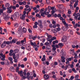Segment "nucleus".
Instances as JSON below:
<instances>
[{"mask_svg":"<svg viewBox=\"0 0 80 80\" xmlns=\"http://www.w3.org/2000/svg\"><path fill=\"white\" fill-rule=\"evenodd\" d=\"M54 16L55 18H57V17L59 18V19H60V20L62 21L63 18L61 16V14H57L55 13L54 14Z\"/></svg>","mask_w":80,"mask_h":80,"instance_id":"1","label":"nucleus"},{"mask_svg":"<svg viewBox=\"0 0 80 80\" xmlns=\"http://www.w3.org/2000/svg\"><path fill=\"white\" fill-rule=\"evenodd\" d=\"M6 6L7 7H8L7 8V10H8L7 11V13H10V7H9V6H10V3H7L6 4Z\"/></svg>","mask_w":80,"mask_h":80,"instance_id":"2","label":"nucleus"},{"mask_svg":"<svg viewBox=\"0 0 80 80\" xmlns=\"http://www.w3.org/2000/svg\"><path fill=\"white\" fill-rule=\"evenodd\" d=\"M22 72H23V71H20V72H18V74L20 75V76H22V78L21 80H23L24 79H26V78H27L25 76H23V74Z\"/></svg>","mask_w":80,"mask_h":80,"instance_id":"3","label":"nucleus"},{"mask_svg":"<svg viewBox=\"0 0 80 80\" xmlns=\"http://www.w3.org/2000/svg\"><path fill=\"white\" fill-rule=\"evenodd\" d=\"M48 10V8H46L45 9V11H44L43 12H42V13H41V16H42V17H45V15H47V11Z\"/></svg>","mask_w":80,"mask_h":80,"instance_id":"4","label":"nucleus"},{"mask_svg":"<svg viewBox=\"0 0 80 80\" xmlns=\"http://www.w3.org/2000/svg\"><path fill=\"white\" fill-rule=\"evenodd\" d=\"M0 56H1L2 57L1 59L2 60V61H4L5 60V55H3V53H0ZM1 57L0 56V58H1Z\"/></svg>","mask_w":80,"mask_h":80,"instance_id":"5","label":"nucleus"},{"mask_svg":"<svg viewBox=\"0 0 80 80\" xmlns=\"http://www.w3.org/2000/svg\"><path fill=\"white\" fill-rule=\"evenodd\" d=\"M3 18L5 20H8V19H9V17H8V16L7 15H6L5 14H4L3 15Z\"/></svg>","mask_w":80,"mask_h":80,"instance_id":"6","label":"nucleus"},{"mask_svg":"<svg viewBox=\"0 0 80 80\" xmlns=\"http://www.w3.org/2000/svg\"><path fill=\"white\" fill-rule=\"evenodd\" d=\"M19 16V13L18 12H16L14 13V18L15 19L17 17H18Z\"/></svg>","mask_w":80,"mask_h":80,"instance_id":"7","label":"nucleus"},{"mask_svg":"<svg viewBox=\"0 0 80 80\" xmlns=\"http://www.w3.org/2000/svg\"><path fill=\"white\" fill-rule=\"evenodd\" d=\"M38 23L39 26L40 27V28H42L43 27V25L42 24V21L41 20H38Z\"/></svg>","mask_w":80,"mask_h":80,"instance_id":"8","label":"nucleus"},{"mask_svg":"<svg viewBox=\"0 0 80 80\" xmlns=\"http://www.w3.org/2000/svg\"><path fill=\"white\" fill-rule=\"evenodd\" d=\"M67 39L66 37H65V36H63V38H62V40L63 42H65L66 41Z\"/></svg>","mask_w":80,"mask_h":80,"instance_id":"9","label":"nucleus"},{"mask_svg":"<svg viewBox=\"0 0 80 80\" xmlns=\"http://www.w3.org/2000/svg\"><path fill=\"white\" fill-rule=\"evenodd\" d=\"M13 58L14 59V62L16 63L18 62V60L17 59H16V57H15V53H14L13 54Z\"/></svg>","mask_w":80,"mask_h":80,"instance_id":"10","label":"nucleus"},{"mask_svg":"<svg viewBox=\"0 0 80 80\" xmlns=\"http://www.w3.org/2000/svg\"><path fill=\"white\" fill-rule=\"evenodd\" d=\"M61 58L62 59V62H65V58L63 56L61 57Z\"/></svg>","mask_w":80,"mask_h":80,"instance_id":"11","label":"nucleus"},{"mask_svg":"<svg viewBox=\"0 0 80 80\" xmlns=\"http://www.w3.org/2000/svg\"><path fill=\"white\" fill-rule=\"evenodd\" d=\"M22 27H19L18 30V31L17 32L18 33H19V34H20V33H21V32L22 31Z\"/></svg>","mask_w":80,"mask_h":80,"instance_id":"12","label":"nucleus"},{"mask_svg":"<svg viewBox=\"0 0 80 80\" xmlns=\"http://www.w3.org/2000/svg\"><path fill=\"white\" fill-rule=\"evenodd\" d=\"M44 77L45 79H48L49 78V76H48V75H47V74H45Z\"/></svg>","mask_w":80,"mask_h":80,"instance_id":"13","label":"nucleus"},{"mask_svg":"<svg viewBox=\"0 0 80 80\" xmlns=\"http://www.w3.org/2000/svg\"><path fill=\"white\" fill-rule=\"evenodd\" d=\"M21 19H22V20H25V17H24V14H22V16L20 17Z\"/></svg>","mask_w":80,"mask_h":80,"instance_id":"14","label":"nucleus"},{"mask_svg":"<svg viewBox=\"0 0 80 80\" xmlns=\"http://www.w3.org/2000/svg\"><path fill=\"white\" fill-rule=\"evenodd\" d=\"M58 45L60 48H62L64 46V44L63 43H60L58 44Z\"/></svg>","mask_w":80,"mask_h":80,"instance_id":"15","label":"nucleus"},{"mask_svg":"<svg viewBox=\"0 0 80 80\" xmlns=\"http://www.w3.org/2000/svg\"><path fill=\"white\" fill-rule=\"evenodd\" d=\"M62 29L64 31H66L67 30V28L65 27H62Z\"/></svg>","mask_w":80,"mask_h":80,"instance_id":"16","label":"nucleus"},{"mask_svg":"<svg viewBox=\"0 0 80 80\" xmlns=\"http://www.w3.org/2000/svg\"><path fill=\"white\" fill-rule=\"evenodd\" d=\"M13 52V50L12 49H11V56H13V55L14 52Z\"/></svg>","mask_w":80,"mask_h":80,"instance_id":"17","label":"nucleus"},{"mask_svg":"<svg viewBox=\"0 0 80 80\" xmlns=\"http://www.w3.org/2000/svg\"><path fill=\"white\" fill-rule=\"evenodd\" d=\"M27 31V30L26 28L23 27L22 28V31L24 33H26Z\"/></svg>","mask_w":80,"mask_h":80,"instance_id":"18","label":"nucleus"},{"mask_svg":"<svg viewBox=\"0 0 80 80\" xmlns=\"http://www.w3.org/2000/svg\"><path fill=\"white\" fill-rule=\"evenodd\" d=\"M6 46V44H5V43H4V42L1 45V47L2 48H4V47H5Z\"/></svg>","mask_w":80,"mask_h":80,"instance_id":"19","label":"nucleus"},{"mask_svg":"<svg viewBox=\"0 0 80 80\" xmlns=\"http://www.w3.org/2000/svg\"><path fill=\"white\" fill-rule=\"evenodd\" d=\"M4 43H5V44H7V45H9L10 43V42L8 41H4Z\"/></svg>","mask_w":80,"mask_h":80,"instance_id":"20","label":"nucleus"},{"mask_svg":"<svg viewBox=\"0 0 80 80\" xmlns=\"http://www.w3.org/2000/svg\"><path fill=\"white\" fill-rule=\"evenodd\" d=\"M49 43L48 42H46L44 44V45H46V48H48V46H49Z\"/></svg>","mask_w":80,"mask_h":80,"instance_id":"21","label":"nucleus"},{"mask_svg":"<svg viewBox=\"0 0 80 80\" xmlns=\"http://www.w3.org/2000/svg\"><path fill=\"white\" fill-rule=\"evenodd\" d=\"M26 38H24V39H23V40H22V41H21V43H23L24 42H26Z\"/></svg>","mask_w":80,"mask_h":80,"instance_id":"22","label":"nucleus"},{"mask_svg":"<svg viewBox=\"0 0 80 80\" xmlns=\"http://www.w3.org/2000/svg\"><path fill=\"white\" fill-rule=\"evenodd\" d=\"M38 36H32V39L33 40H34L35 39L37 38Z\"/></svg>","mask_w":80,"mask_h":80,"instance_id":"23","label":"nucleus"},{"mask_svg":"<svg viewBox=\"0 0 80 80\" xmlns=\"http://www.w3.org/2000/svg\"><path fill=\"white\" fill-rule=\"evenodd\" d=\"M13 18H14V14L12 15L11 17V19L12 20V21H14V19H13Z\"/></svg>","mask_w":80,"mask_h":80,"instance_id":"24","label":"nucleus"},{"mask_svg":"<svg viewBox=\"0 0 80 80\" xmlns=\"http://www.w3.org/2000/svg\"><path fill=\"white\" fill-rule=\"evenodd\" d=\"M19 50L18 49H16L15 50V53H18V52H19Z\"/></svg>","mask_w":80,"mask_h":80,"instance_id":"25","label":"nucleus"},{"mask_svg":"<svg viewBox=\"0 0 80 80\" xmlns=\"http://www.w3.org/2000/svg\"><path fill=\"white\" fill-rule=\"evenodd\" d=\"M14 26L15 27H18V23H15L14 24Z\"/></svg>","mask_w":80,"mask_h":80,"instance_id":"26","label":"nucleus"},{"mask_svg":"<svg viewBox=\"0 0 80 80\" xmlns=\"http://www.w3.org/2000/svg\"><path fill=\"white\" fill-rule=\"evenodd\" d=\"M29 8L28 9V13H29V12H30L32 10V9L31 8V6H29Z\"/></svg>","mask_w":80,"mask_h":80,"instance_id":"27","label":"nucleus"},{"mask_svg":"<svg viewBox=\"0 0 80 80\" xmlns=\"http://www.w3.org/2000/svg\"><path fill=\"white\" fill-rule=\"evenodd\" d=\"M62 22L63 23V24L65 26L64 23L65 22V19H63V18H62Z\"/></svg>","mask_w":80,"mask_h":80,"instance_id":"28","label":"nucleus"},{"mask_svg":"<svg viewBox=\"0 0 80 80\" xmlns=\"http://www.w3.org/2000/svg\"><path fill=\"white\" fill-rule=\"evenodd\" d=\"M61 54L62 55V56H63L64 55V52L63 51H61Z\"/></svg>","mask_w":80,"mask_h":80,"instance_id":"29","label":"nucleus"},{"mask_svg":"<svg viewBox=\"0 0 80 80\" xmlns=\"http://www.w3.org/2000/svg\"><path fill=\"white\" fill-rule=\"evenodd\" d=\"M72 71L75 72V73H76L77 72V71L75 70V68H73L72 69Z\"/></svg>","mask_w":80,"mask_h":80,"instance_id":"30","label":"nucleus"},{"mask_svg":"<svg viewBox=\"0 0 80 80\" xmlns=\"http://www.w3.org/2000/svg\"><path fill=\"white\" fill-rule=\"evenodd\" d=\"M64 24H65V27H68V23H66V22L65 21V22H64Z\"/></svg>","mask_w":80,"mask_h":80,"instance_id":"31","label":"nucleus"},{"mask_svg":"<svg viewBox=\"0 0 80 80\" xmlns=\"http://www.w3.org/2000/svg\"><path fill=\"white\" fill-rule=\"evenodd\" d=\"M22 4L23 5H26L27 4V2L26 1H23L22 2Z\"/></svg>","mask_w":80,"mask_h":80,"instance_id":"32","label":"nucleus"},{"mask_svg":"<svg viewBox=\"0 0 80 80\" xmlns=\"http://www.w3.org/2000/svg\"><path fill=\"white\" fill-rule=\"evenodd\" d=\"M66 61L67 62H66V64H67L68 63H69V62L68 60V58H67V59H66Z\"/></svg>","mask_w":80,"mask_h":80,"instance_id":"33","label":"nucleus"},{"mask_svg":"<svg viewBox=\"0 0 80 80\" xmlns=\"http://www.w3.org/2000/svg\"><path fill=\"white\" fill-rule=\"evenodd\" d=\"M16 42V41L15 40H14V39H13L12 40V41L11 42V43H15Z\"/></svg>","mask_w":80,"mask_h":80,"instance_id":"34","label":"nucleus"},{"mask_svg":"<svg viewBox=\"0 0 80 80\" xmlns=\"http://www.w3.org/2000/svg\"><path fill=\"white\" fill-rule=\"evenodd\" d=\"M27 12L26 11H24L23 12V15H24V18H25V17H26V14Z\"/></svg>","mask_w":80,"mask_h":80,"instance_id":"35","label":"nucleus"},{"mask_svg":"<svg viewBox=\"0 0 80 80\" xmlns=\"http://www.w3.org/2000/svg\"><path fill=\"white\" fill-rule=\"evenodd\" d=\"M52 31L54 33H56L57 32V30H56L55 29H54L53 30H52Z\"/></svg>","mask_w":80,"mask_h":80,"instance_id":"36","label":"nucleus"},{"mask_svg":"<svg viewBox=\"0 0 80 80\" xmlns=\"http://www.w3.org/2000/svg\"><path fill=\"white\" fill-rule=\"evenodd\" d=\"M78 23H76L75 25H74L73 26V27L75 28H77V27H78Z\"/></svg>","mask_w":80,"mask_h":80,"instance_id":"37","label":"nucleus"},{"mask_svg":"<svg viewBox=\"0 0 80 80\" xmlns=\"http://www.w3.org/2000/svg\"><path fill=\"white\" fill-rule=\"evenodd\" d=\"M48 9L49 11H50V10H51V6H49L48 7Z\"/></svg>","mask_w":80,"mask_h":80,"instance_id":"38","label":"nucleus"},{"mask_svg":"<svg viewBox=\"0 0 80 80\" xmlns=\"http://www.w3.org/2000/svg\"><path fill=\"white\" fill-rule=\"evenodd\" d=\"M34 65H35V66H36V67H37L38 65V62H34Z\"/></svg>","mask_w":80,"mask_h":80,"instance_id":"39","label":"nucleus"},{"mask_svg":"<svg viewBox=\"0 0 80 80\" xmlns=\"http://www.w3.org/2000/svg\"><path fill=\"white\" fill-rule=\"evenodd\" d=\"M0 31L1 32H0L1 34H2V28L0 27Z\"/></svg>","mask_w":80,"mask_h":80,"instance_id":"40","label":"nucleus"},{"mask_svg":"<svg viewBox=\"0 0 80 80\" xmlns=\"http://www.w3.org/2000/svg\"><path fill=\"white\" fill-rule=\"evenodd\" d=\"M79 77V76L78 75H76V76H75V79H78V78Z\"/></svg>","mask_w":80,"mask_h":80,"instance_id":"41","label":"nucleus"},{"mask_svg":"<svg viewBox=\"0 0 80 80\" xmlns=\"http://www.w3.org/2000/svg\"><path fill=\"white\" fill-rule=\"evenodd\" d=\"M35 24H36V28H38V27L37 26L38 25V23L37 22H35Z\"/></svg>","mask_w":80,"mask_h":80,"instance_id":"42","label":"nucleus"},{"mask_svg":"<svg viewBox=\"0 0 80 80\" xmlns=\"http://www.w3.org/2000/svg\"><path fill=\"white\" fill-rule=\"evenodd\" d=\"M23 73L24 74V75L25 76L27 74L26 72V70H24V72H23Z\"/></svg>","mask_w":80,"mask_h":80,"instance_id":"43","label":"nucleus"},{"mask_svg":"<svg viewBox=\"0 0 80 80\" xmlns=\"http://www.w3.org/2000/svg\"><path fill=\"white\" fill-rule=\"evenodd\" d=\"M27 57L24 58L23 59V61L24 62H26V61H27Z\"/></svg>","mask_w":80,"mask_h":80,"instance_id":"44","label":"nucleus"},{"mask_svg":"<svg viewBox=\"0 0 80 80\" xmlns=\"http://www.w3.org/2000/svg\"><path fill=\"white\" fill-rule=\"evenodd\" d=\"M49 26V27L50 28H52L53 27V25L52 24H50Z\"/></svg>","mask_w":80,"mask_h":80,"instance_id":"45","label":"nucleus"},{"mask_svg":"<svg viewBox=\"0 0 80 80\" xmlns=\"http://www.w3.org/2000/svg\"><path fill=\"white\" fill-rule=\"evenodd\" d=\"M62 17L65 18H67V16H66L65 14H64L62 15Z\"/></svg>","mask_w":80,"mask_h":80,"instance_id":"46","label":"nucleus"},{"mask_svg":"<svg viewBox=\"0 0 80 80\" xmlns=\"http://www.w3.org/2000/svg\"><path fill=\"white\" fill-rule=\"evenodd\" d=\"M46 2L47 4H49L50 3V0H46Z\"/></svg>","mask_w":80,"mask_h":80,"instance_id":"47","label":"nucleus"},{"mask_svg":"<svg viewBox=\"0 0 80 80\" xmlns=\"http://www.w3.org/2000/svg\"><path fill=\"white\" fill-rule=\"evenodd\" d=\"M0 63L1 65H3L5 64V62H0Z\"/></svg>","mask_w":80,"mask_h":80,"instance_id":"48","label":"nucleus"},{"mask_svg":"<svg viewBox=\"0 0 80 80\" xmlns=\"http://www.w3.org/2000/svg\"><path fill=\"white\" fill-rule=\"evenodd\" d=\"M30 77L29 76V75H27V76H26V78L27 79H29V78H30Z\"/></svg>","mask_w":80,"mask_h":80,"instance_id":"49","label":"nucleus"},{"mask_svg":"<svg viewBox=\"0 0 80 80\" xmlns=\"http://www.w3.org/2000/svg\"><path fill=\"white\" fill-rule=\"evenodd\" d=\"M68 72H70V73H71V72H72V69H69V70H68Z\"/></svg>","mask_w":80,"mask_h":80,"instance_id":"50","label":"nucleus"},{"mask_svg":"<svg viewBox=\"0 0 80 80\" xmlns=\"http://www.w3.org/2000/svg\"><path fill=\"white\" fill-rule=\"evenodd\" d=\"M56 39V37H53L52 38V40L54 41V40Z\"/></svg>","mask_w":80,"mask_h":80,"instance_id":"51","label":"nucleus"},{"mask_svg":"<svg viewBox=\"0 0 80 80\" xmlns=\"http://www.w3.org/2000/svg\"><path fill=\"white\" fill-rule=\"evenodd\" d=\"M57 30L58 31H60L61 28H60V27H58V28H57Z\"/></svg>","mask_w":80,"mask_h":80,"instance_id":"52","label":"nucleus"},{"mask_svg":"<svg viewBox=\"0 0 80 80\" xmlns=\"http://www.w3.org/2000/svg\"><path fill=\"white\" fill-rule=\"evenodd\" d=\"M74 58H76L77 59V58H78V56L77 55H75L74 56Z\"/></svg>","mask_w":80,"mask_h":80,"instance_id":"53","label":"nucleus"},{"mask_svg":"<svg viewBox=\"0 0 80 80\" xmlns=\"http://www.w3.org/2000/svg\"><path fill=\"white\" fill-rule=\"evenodd\" d=\"M21 43V42L20 41H18V42H16V44H20Z\"/></svg>","mask_w":80,"mask_h":80,"instance_id":"54","label":"nucleus"},{"mask_svg":"<svg viewBox=\"0 0 80 80\" xmlns=\"http://www.w3.org/2000/svg\"><path fill=\"white\" fill-rule=\"evenodd\" d=\"M46 63L47 65H49V62H47L46 61Z\"/></svg>","mask_w":80,"mask_h":80,"instance_id":"55","label":"nucleus"},{"mask_svg":"<svg viewBox=\"0 0 80 80\" xmlns=\"http://www.w3.org/2000/svg\"><path fill=\"white\" fill-rule=\"evenodd\" d=\"M33 28H36V23H34V25L33 26Z\"/></svg>","mask_w":80,"mask_h":80,"instance_id":"56","label":"nucleus"},{"mask_svg":"<svg viewBox=\"0 0 80 80\" xmlns=\"http://www.w3.org/2000/svg\"><path fill=\"white\" fill-rule=\"evenodd\" d=\"M35 51H38V47H35Z\"/></svg>","mask_w":80,"mask_h":80,"instance_id":"57","label":"nucleus"},{"mask_svg":"<svg viewBox=\"0 0 80 80\" xmlns=\"http://www.w3.org/2000/svg\"><path fill=\"white\" fill-rule=\"evenodd\" d=\"M19 5H22L23 4V2H19Z\"/></svg>","mask_w":80,"mask_h":80,"instance_id":"58","label":"nucleus"},{"mask_svg":"<svg viewBox=\"0 0 80 80\" xmlns=\"http://www.w3.org/2000/svg\"><path fill=\"white\" fill-rule=\"evenodd\" d=\"M12 8L14 10L16 9V7L15 6H12Z\"/></svg>","mask_w":80,"mask_h":80,"instance_id":"59","label":"nucleus"},{"mask_svg":"<svg viewBox=\"0 0 80 80\" xmlns=\"http://www.w3.org/2000/svg\"><path fill=\"white\" fill-rule=\"evenodd\" d=\"M25 7V8H29V6H28V4L27 5H26V6Z\"/></svg>","mask_w":80,"mask_h":80,"instance_id":"60","label":"nucleus"},{"mask_svg":"<svg viewBox=\"0 0 80 80\" xmlns=\"http://www.w3.org/2000/svg\"><path fill=\"white\" fill-rule=\"evenodd\" d=\"M21 48L22 49H25V48L24 46H22L21 47Z\"/></svg>","mask_w":80,"mask_h":80,"instance_id":"61","label":"nucleus"},{"mask_svg":"<svg viewBox=\"0 0 80 80\" xmlns=\"http://www.w3.org/2000/svg\"><path fill=\"white\" fill-rule=\"evenodd\" d=\"M21 67H22V68H24L25 67L24 65H23V64H21Z\"/></svg>","mask_w":80,"mask_h":80,"instance_id":"62","label":"nucleus"},{"mask_svg":"<svg viewBox=\"0 0 80 80\" xmlns=\"http://www.w3.org/2000/svg\"><path fill=\"white\" fill-rule=\"evenodd\" d=\"M72 46L73 48H76V46L74 44L72 45Z\"/></svg>","mask_w":80,"mask_h":80,"instance_id":"63","label":"nucleus"},{"mask_svg":"<svg viewBox=\"0 0 80 80\" xmlns=\"http://www.w3.org/2000/svg\"><path fill=\"white\" fill-rule=\"evenodd\" d=\"M60 75H61V76H62L63 75V74L62 71H60Z\"/></svg>","mask_w":80,"mask_h":80,"instance_id":"64","label":"nucleus"}]
</instances>
